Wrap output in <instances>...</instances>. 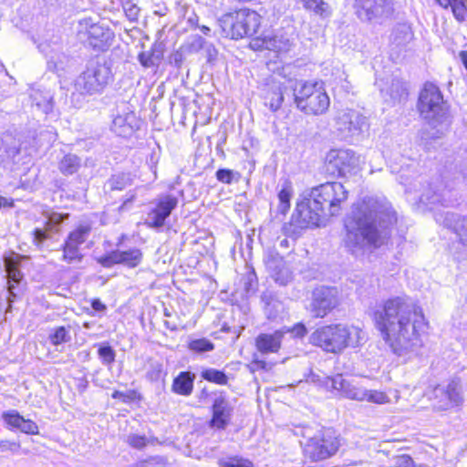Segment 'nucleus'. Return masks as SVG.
I'll return each instance as SVG.
<instances>
[{
	"label": "nucleus",
	"mask_w": 467,
	"mask_h": 467,
	"mask_svg": "<svg viewBox=\"0 0 467 467\" xmlns=\"http://www.w3.org/2000/svg\"><path fill=\"white\" fill-rule=\"evenodd\" d=\"M234 172L228 169H220L216 171V178L223 183H231L233 182Z\"/></svg>",
	"instance_id": "nucleus-46"
},
{
	"label": "nucleus",
	"mask_w": 467,
	"mask_h": 467,
	"mask_svg": "<svg viewBox=\"0 0 467 467\" xmlns=\"http://www.w3.org/2000/svg\"><path fill=\"white\" fill-rule=\"evenodd\" d=\"M20 431L26 434H38V426L33 420L24 419Z\"/></svg>",
	"instance_id": "nucleus-47"
},
{
	"label": "nucleus",
	"mask_w": 467,
	"mask_h": 467,
	"mask_svg": "<svg viewBox=\"0 0 467 467\" xmlns=\"http://www.w3.org/2000/svg\"><path fill=\"white\" fill-rule=\"evenodd\" d=\"M325 216L322 210L314 207V201L309 197L308 202L298 206L297 213L293 214L291 222L284 226L285 232L296 238L303 229L318 226Z\"/></svg>",
	"instance_id": "nucleus-10"
},
{
	"label": "nucleus",
	"mask_w": 467,
	"mask_h": 467,
	"mask_svg": "<svg viewBox=\"0 0 467 467\" xmlns=\"http://www.w3.org/2000/svg\"><path fill=\"white\" fill-rule=\"evenodd\" d=\"M221 467H252V462L242 458L232 457L219 461Z\"/></svg>",
	"instance_id": "nucleus-39"
},
{
	"label": "nucleus",
	"mask_w": 467,
	"mask_h": 467,
	"mask_svg": "<svg viewBox=\"0 0 467 467\" xmlns=\"http://www.w3.org/2000/svg\"><path fill=\"white\" fill-rule=\"evenodd\" d=\"M364 401L382 405L389 403L390 399L383 391L377 389H368L366 394V400Z\"/></svg>",
	"instance_id": "nucleus-36"
},
{
	"label": "nucleus",
	"mask_w": 467,
	"mask_h": 467,
	"mask_svg": "<svg viewBox=\"0 0 467 467\" xmlns=\"http://www.w3.org/2000/svg\"><path fill=\"white\" fill-rule=\"evenodd\" d=\"M80 167V159L74 154H67L60 161L58 168L65 175H71L78 171Z\"/></svg>",
	"instance_id": "nucleus-30"
},
{
	"label": "nucleus",
	"mask_w": 467,
	"mask_h": 467,
	"mask_svg": "<svg viewBox=\"0 0 467 467\" xmlns=\"http://www.w3.org/2000/svg\"><path fill=\"white\" fill-rule=\"evenodd\" d=\"M192 382L193 379L189 372H181L173 380L172 390L180 395L188 396L192 391Z\"/></svg>",
	"instance_id": "nucleus-27"
},
{
	"label": "nucleus",
	"mask_w": 467,
	"mask_h": 467,
	"mask_svg": "<svg viewBox=\"0 0 467 467\" xmlns=\"http://www.w3.org/2000/svg\"><path fill=\"white\" fill-rule=\"evenodd\" d=\"M48 339L53 346H58L62 343L68 342L70 336L68 330L65 327H57L49 334Z\"/></svg>",
	"instance_id": "nucleus-35"
},
{
	"label": "nucleus",
	"mask_w": 467,
	"mask_h": 467,
	"mask_svg": "<svg viewBox=\"0 0 467 467\" xmlns=\"http://www.w3.org/2000/svg\"><path fill=\"white\" fill-rule=\"evenodd\" d=\"M164 325H165V327H166L168 329L172 330V331H173V330H176V329L178 328V326H177V324H176V323L171 322V321H169V320H166V321L164 322Z\"/></svg>",
	"instance_id": "nucleus-56"
},
{
	"label": "nucleus",
	"mask_w": 467,
	"mask_h": 467,
	"mask_svg": "<svg viewBox=\"0 0 467 467\" xmlns=\"http://www.w3.org/2000/svg\"><path fill=\"white\" fill-rule=\"evenodd\" d=\"M111 77V69L106 63L92 60L75 79L74 88L81 95L99 94L109 84Z\"/></svg>",
	"instance_id": "nucleus-7"
},
{
	"label": "nucleus",
	"mask_w": 467,
	"mask_h": 467,
	"mask_svg": "<svg viewBox=\"0 0 467 467\" xmlns=\"http://www.w3.org/2000/svg\"><path fill=\"white\" fill-rule=\"evenodd\" d=\"M293 195V187L290 182H285L278 192V211L285 214L290 209V201Z\"/></svg>",
	"instance_id": "nucleus-32"
},
{
	"label": "nucleus",
	"mask_w": 467,
	"mask_h": 467,
	"mask_svg": "<svg viewBox=\"0 0 467 467\" xmlns=\"http://www.w3.org/2000/svg\"><path fill=\"white\" fill-rule=\"evenodd\" d=\"M142 259V253L140 249H130L127 251H112L111 253L97 258V261L103 267L109 268L117 264H122L129 267H136Z\"/></svg>",
	"instance_id": "nucleus-18"
},
{
	"label": "nucleus",
	"mask_w": 467,
	"mask_h": 467,
	"mask_svg": "<svg viewBox=\"0 0 467 467\" xmlns=\"http://www.w3.org/2000/svg\"><path fill=\"white\" fill-rule=\"evenodd\" d=\"M400 33H403L405 36L409 35L408 28L405 26H402Z\"/></svg>",
	"instance_id": "nucleus-60"
},
{
	"label": "nucleus",
	"mask_w": 467,
	"mask_h": 467,
	"mask_svg": "<svg viewBox=\"0 0 467 467\" xmlns=\"http://www.w3.org/2000/svg\"><path fill=\"white\" fill-rule=\"evenodd\" d=\"M232 408L223 395L216 397L213 405L211 426L224 429L231 418Z\"/></svg>",
	"instance_id": "nucleus-23"
},
{
	"label": "nucleus",
	"mask_w": 467,
	"mask_h": 467,
	"mask_svg": "<svg viewBox=\"0 0 467 467\" xmlns=\"http://www.w3.org/2000/svg\"><path fill=\"white\" fill-rule=\"evenodd\" d=\"M396 220L395 213L388 203L374 197H364L353 205L346 218V247L356 256L379 247L387 236L386 230Z\"/></svg>",
	"instance_id": "nucleus-2"
},
{
	"label": "nucleus",
	"mask_w": 467,
	"mask_h": 467,
	"mask_svg": "<svg viewBox=\"0 0 467 467\" xmlns=\"http://www.w3.org/2000/svg\"><path fill=\"white\" fill-rule=\"evenodd\" d=\"M164 315H165L166 317H170V316H171L167 309H165V311H164Z\"/></svg>",
	"instance_id": "nucleus-61"
},
{
	"label": "nucleus",
	"mask_w": 467,
	"mask_h": 467,
	"mask_svg": "<svg viewBox=\"0 0 467 467\" xmlns=\"http://www.w3.org/2000/svg\"><path fill=\"white\" fill-rule=\"evenodd\" d=\"M383 340L404 361L416 357L422 347L420 332L427 325L420 306L405 297L386 300L374 313Z\"/></svg>",
	"instance_id": "nucleus-1"
},
{
	"label": "nucleus",
	"mask_w": 467,
	"mask_h": 467,
	"mask_svg": "<svg viewBox=\"0 0 467 467\" xmlns=\"http://www.w3.org/2000/svg\"><path fill=\"white\" fill-rule=\"evenodd\" d=\"M125 14L130 21H136L139 16L140 8L130 2H127L123 5Z\"/></svg>",
	"instance_id": "nucleus-45"
},
{
	"label": "nucleus",
	"mask_w": 467,
	"mask_h": 467,
	"mask_svg": "<svg viewBox=\"0 0 467 467\" xmlns=\"http://www.w3.org/2000/svg\"><path fill=\"white\" fill-rule=\"evenodd\" d=\"M265 265L272 278L280 285H286L292 281V273L285 262L278 254H270L265 259Z\"/></svg>",
	"instance_id": "nucleus-22"
},
{
	"label": "nucleus",
	"mask_w": 467,
	"mask_h": 467,
	"mask_svg": "<svg viewBox=\"0 0 467 467\" xmlns=\"http://www.w3.org/2000/svg\"><path fill=\"white\" fill-rule=\"evenodd\" d=\"M200 29L204 35H209V33L211 32V29L206 26H200Z\"/></svg>",
	"instance_id": "nucleus-57"
},
{
	"label": "nucleus",
	"mask_w": 467,
	"mask_h": 467,
	"mask_svg": "<svg viewBox=\"0 0 467 467\" xmlns=\"http://www.w3.org/2000/svg\"><path fill=\"white\" fill-rule=\"evenodd\" d=\"M2 418L8 429H18L19 431L25 419L16 410L5 411L3 413Z\"/></svg>",
	"instance_id": "nucleus-33"
},
{
	"label": "nucleus",
	"mask_w": 467,
	"mask_h": 467,
	"mask_svg": "<svg viewBox=\"0 0 467 467\" xmlns=\"http://www.w3.org/2000/svg\"><path fill=\"white\" fill-rule=\"evenodd\" d=\"M178 200L172 195H165L159 199L156 207L148 214L147 223L150 227L159 228L164 224L167 217L177 206Z\"/></svg>",
	"instance_id": "nucleus-19"
},
{
	"label": "nucleus",
	"mask_w": 467,
	"mask_h": 467,
	"mask_svg": "<svg viewBox=\"0 0 467 467\" xmlns=\"http://www.w3.org/2000/svg\"><path fill=\"white\" fill-rule=\"evenodd\" d=\"M5 267L8 283H9L8 291H7L8 307L6 309V312H8L11 310L12 303L14 302V298L16 297V295L13 291L14 285H12L11 282L18 284L21 281L23 275H22L20 270L17 268L16 262L11 257L5 259Z\"/></svg>",
	"instance_id": "nucleus-25"
},
{
	"label": "nucleus",
	"mask_w": 467,
	"mask_h": 467,
	"mask_svg": "<svg viewBox=\"0 0 467 467\" xmlns=\"http://www.w3.org/2000/svg\"><path fill=\"white\" fill-rule=\"evenodd\" d=\"M68 217V214H60V213H52L49 216L47 224L48 225H58L60 224L65 219Z\"/></svg>",
	"instance_id": "nucleus-51"
},
{
	"label": "nucleus",
	"mask_w": 467,
	"mask_h": 467,
	"mask_svg": "<svg viewBox=\"0 0 467 467\" xmlns=\"http://www.w3.org/2000/svg\"><path fill=\"white\" fill-rule=\"evenodd\" d=\"M128 443L136 449H141L145 447L148 443H150V440L145 436H140L138 434H130L127 438Z\"/></svg>",
	"instance_id": "nucleus-43"
},
{
	"label": "nucleus",
	"mask_w": 467,
	"mask_h": 467,
	"mask_svg": "<svg viewBox=\"0 0 467 467\" xmlns=\"http://www.w3.org/2000/svg\"><path fill=\"white\" fill-rule=\"evenodd\" d=\"M99 356L102 362L109 365L115 360V351L109 346H102L99 348Z\"/></svg>",
	"instance_id": "nucleus-41"
},
{
	"label": "nucleus",
	"mask_w": 467,
	"mask_h": 467,
	"mask_svg": "<svg viewBox=\"0 0 467 467\" xmlns=\"http://www.w3.org/2000/svg\"><path fill=\"white\" fill-rule=\"evenodd\" d=\"M285 336V330H276L273 334H260L255 340V345L261 353H275L281 347V340Z\"/></svg>",
	"instance_id": "nucleus-24"
},
{
	"label": "nucleus",
	"mask_w": 467,
	"mask_h": 467,
	"mask_svg": "<svg viewBox=\"0 0 467 467\" xmlns=\"http://www.w3.org/2000/svg\"><path fill=\"white\" fill-rule=\"evenodd\" d=\"M82 254L79 252L78 246L72 245L67 242H65L63 245V260L68 264L73 262H80L82 259Z\"/></svg>",
	"instance_id": "nucleus-34"
},
{
	"label": "nucleus",
	"mask_w": 467,
	"mask_h": 467,
	"mask_svg": "<svg viewBox=\"0 0 467 467\" xmlns=\"http://www.w3.org/2000/svg\"><path fill=\"white\" fill-rule=\"evenodd\" d=\"M326 389L337 390L340 395L346 399L364 401L368 389L354 382L346 380L342 375H337L334 378H324Z\"/></svg>",
	"instance_id": "nucleus-15"
},
{
	"label": "nucleus",
	"mask_w": 467,
	"mask_h": 467,
	"mask_svg": "<svg viewBox=\"0 0 467 467\" xmlns=\"http://www.w3.org/2000/svg\"><path fill=\"white\" fill-rule=\"evenodd\" d=\"M339 447V441L334 433L327 430L311 438L305 446V454L312 461L325 460L334 455Z\"/></svg>",
	"instance_id": "nucleus-11"
},
{
	"label": "nucleus",
	"mask_w": 467,
	"mask_h": 467,
	"mask_svg": "<svg viewBox=\"0 0 467 467\" xmlns=\"http://www.w3.org/2000/svg\"><path fill=\"white\" fill-rule=\"evenodd\" d=\"M283 101H284V97H283L282 92H280L270 99V101H269L270 109L273 111H276L281 107Z\"/></svg>",
	"instance_id": "nucleus-50"
},
{
	"label": "nucleus",
	"mask_w": 467,
	"mask_h": 467,
	"mask_svg": "<svg viewBox=\"0 0 467 467\" xmlns=\"http://www.w3.org/2000/svg\"><path fill=\"white\" fill-rule=\"evenodd\" d=\"M366 127V118L354 109H343L336 118L337 130L345 139L358 136Z\"/></svg>",
	"instance_id": "nucleus-13"
},
{
	"label": "nucleus",
	"mask_w": 467,
	"mask_h": 467,
	"mask_svg": "<svg viewBox=\"0 0 467 467\" xmlns=\"http://www.w3.org/2000/svg\"><path fill=\"white\" fill-rule=\"evenodd\" d=\"M365 339L366 335L361 328L343 324L320 327L309 337L312 345L333 354H339L347 348L358 347Z\"/></svg>",
	"instance_id": "nucleus-3"
},
{
	"label": "nucleus",
	"mask_w": 467,
	"mask_h": 467,
	"mask_svg": "<svg viewBox=\"0 0 467 467\" xmlns=\"http://www.w3.org/2000/svg\"><path fill=\"white\" fill-rule=\"evenodd\" d=\"M92 308L96 311H103L106 309V306L99 300L94 299L91 303Z\"/></svg>",
	"instance_id": "nucleus-54"
},
{
	"label": "nucleus",
	"mask_w": 467,
	"mask_h": 467,
	"mask_svg": "<svg viewBox=\"0 0 467 467\" xmlns=\"http://www.w3.org/2000/svg\"><path fill=\"white\" fill-rule=\"evenodd\" d=\"M48 235L47 234V230L36 228L34 231V240L38 244L43 243L46 239H47Z\"/></svg>",
	"instance_id": "nucleus-52"
},
{
	"label": "nucleus",
	"mask_w": 467,
	"mask_h": 467,
	"mask_svg": "<svg viewBox=\"0 0 467 467\" xmlns=\"http://www.w3.org/2000/svg\"><path fill=\"white\" fill-rule=\"evenodd\" d=\"M31 99L44 112L47 113L52 109L53 96L48 91L34 90Z\"/></svg>",
	"instance_id": "nucleus-29"
},
{
	"label": "nucleus",
	"mask_w": 467,
	"mask_h": 467,
	"mask_svg": "<svg viewBox=\"0 0 467 467\" xmlns=\"http://www.w3.org/2000/svg\"><path fill=\"white\" fill-rule=\"evenodd\" d=\"M280 246L287 248L289 246V241L286 238L281 240L280 241Z\"/></svg>",
	"instance_id": "nucleus-58"
},
{
	"label": "nucleus",
	"mask_w": 467,
	"mask_h": 467,
	"mask_svg": "<svg viewBox=\"0 0 467 467\" xmlns=\"http://www.w3.org/2000/svg\"><path fill=\"white\" fill-rule=\"evenodd\" d=\"M202 377L208 381L217 384L224 385L227 383L226 375L223 371L214 368H209L202 371Z\"/></svg>",
	"instance_id": "nucleus-37"
},
{
	"label": "nucleus",
	"mask_w": 467,
	"mask_h": 467,
	"mask_svg": "<svg viewBox=\"0 0 467 467\" xmlns=\"http://www.w3.org/2000/svg\"><path fill=\"white\" fill-rule=\"evenodd\" d=\"M457 234L461 242L467 245V218L463 219L462 224L457 228Z\"/></svg>",
	"instance_id": "nucleus-49"
},
{
	"label": "nucleus",
	"mask_w": 467,
	"mask_h": 467,
	"mask_svg": "<svg viewBox=\"0 0 467 467\" xmlns=\"http://www.w3.org/2000/svg\"><path fill=\"white\" fill-rule=\"evenodd\" d=\"M418 109L420 116L436 131L432 138L441 137L450 126L448 108L439 88L432 83H426L420 93Z\"/></svg>",
	"instance_id": "nucleus-5"
},
{
	"label": "nucleus",
	"mask_w": 467,
	"mask_h": 467,
	"mask_svg": "<svg viewBox=\"0 0 467 467\" xmlns=\"http://www.w3.org/2000/svg\"><path fill=\"white\" fill-rule=\"evenodd\" d=\"M260 23L261 16L255 11L247 8L224 14L219 19L222 35L233 39L254 36Z\"/></svg>",
	"instance_id": "nucleus-6"
},
{
	"label": "nucleus",
	"mask_w": 467,
	"mask_h": 467,
	"mask_svg": "<svg viewBox=\"0 0 467 467\" xmlns=\"http://www.w3.org/2000/svg\"><path fill=\"white\" fill-rule=\"evenodd\" d=\"M21 448V444L18 441L10 440H0V452L9 451L11 453H17Z\"/></svg>",
	"instance_id": "nucleus-42"
},
{
	"label": "nucleus",
	"mask_w": 467,
	"mask_h": 467,
	"mask_svg": "<svg viewBox=\"0 0 467 467\" xmlns=\"http://www.w3.org/2000/svg\"><path fill=\"white\" fill-rule=\"evenodd\" d=\"M451 11L458 21H463L467 16V8L462 0H453L451 5Z\"/></svg>",
	"instance_id": "nucleus-40"
},
{
	"label": "nucleus",
	"mask_w": 467,
	"mask_h": 467,
	"mask_svg": "<svg viewBox=\"0 0 467 467\" xmlns=\"http://www.w3.org/2000/svg\"><path fill=\"white\" fill-rule=\"evenodd\" d=\"M112 398L113 399H120L122 400L123 401H127V400H130L131 399V395H126L124 394L123 392L121 391H119V390H116L112 393Z\"/></svg>",
	"instance_id": "nucleus-55"
},
{
	"label": "nucleus",
	"mask_w": 467,
	"mask_h": 467,
	"mask_svg": "<svg viewBox=\"0 0 467 467\" xmlns=\"http://www.w3.org/2000/svg\"><path fill=\"white\" fill-rule=\"evenodd\" d=\"M435 406L439 410H448L462 401V385L459 379L451 380L446 387L437 386L433 390Z\"/></svg>",
	"instance_id": "nucleus-17"
},
{
	"label": "nucleus",
	"mask_w": 467,
	"mask_h": 467,
	"mask_svg": "<svg viewBox=\"0 0 467 467\" xmlns=\"http://www.w3.org/2000/svg\"><path fill=\"white\" fill-rule=\"evenodd\" d=\"M285 334L289 333L293 337L302 338L306 335V328L302 323L296 324L293 327H284Z\"/></svg>",
	"instance_id": "nucleus-44"
},
{
	"label": "nucleus",
	"mask_w": 467,
	"mask_h": 467,
	"mask_svg": "<svg viewBox=\"0 0 467 467\" xmlns=\"http://www.w3.org/2000/svg\"><path fill=\"white\" fill-rule=\"evenodd\" d=\"M250 47L254 50L267 49L275 53H285L290 50L292 42L286 36L281 34L254 38Z\"/></svg>",
	"instance_id": "nucleus-20"
},
{
	"label": "nucleus",
	"mask_w": 467,
	"mask_h": 467,
	"mask_svg": "<svg viewBox=\"0 0 467 467\" xmlns=\"http://www.w3.org/2000/svg\"><path fill=\"white\" fill-rule=\"evenodd\" d=\"M79 26L81 27L79 35L86 36V41L95 49L105 50L114 39L113 32L99 24L90 23L89 20L85 19L79 23Z\"/></svg>",
	"instance_id": "nucleus-14"
},
{
	"label": "nucleus",
	"mask_w": 467,
	"mask_h": 467,
	"mask_svg": "<svg viewBox=\"0 0 467 467\" xmlns=\"http://www.w3.org/2000/svg\"><path fill=\"white\" fill-rule=\"evenodd\" d=\"M140 62H141V64H142L143 66H145V67H150V64H149L148 60H145V61H144V60H143V58H142V57H140Z\"/></svg>",
	"instance_id": "nucleus-59"
},
{
	"label": "nucleus",
	"mask_w": 467,
	"mask_h": 467,
	"mask_svg": "<svg viewBox=\"0 0 467 467\" xmlns=\"http://www.w3.org/2000/svg\"><path fill=\"white\" fill-rule=\"evenodd\" d=\"M189 348L195 352H207L213 350L214 345L206 338H199L191 341Z\"/></svg>",
	"instance_id": "nucleus-38"
},
{
	"label": "nucleus",
	"mask_w": 467,
	"mask_h": 467,
	"mask_svg": "<svg viewBox=\"0 0 467 467\" xmlns=\"http://www.w3.org/2000/svg\"><path fill=\"white\" fill-rule=\"evenodd\" d=\"M327 170L338 176L354 173L358 167V157L350 150H332L327 156Z\"/></svg>",
	"instance_id": "nucleus-12"
},
{
	"label": "nucleus",
	"mask_w": 467,
	"mask_h": 467,
	"mask_svg": "<svg viewBox=\"0 0 467 467\" xmlns=\"http://www.w3.org/2000/svg\"><path fill=\"white\" fill-rule=\"evenodd\" d=\"M309 197L314 201L316 209L322 210L327 216H334L347 201L348 191L340 182H327L313 188Z\"/></svg>",
	"instance_id": "nucleus-8"
},
{
	"label": "nucleus",
	"mask_w": 467,
	"mask_h": 467,
	"mask_svg": "<svg viewBox=\"0 0 467 467\" xmlns=\"http://www.w3.org/2000/svg\"><path fill=\"white\" fill-rule=\"evenodd\" d=\"M395 4L396 0H355L353 7L361 21L382 23L393 15Z\"/></svg>",
	"instance_id": "nucleus-9"
},
{
	"label": "nucleus",
	"mask_w": 467,
	"mask_h": 467,
	"mask_svg": "<svg viewBox=\"0 0 467 467\" xmlns=\"http://www.w3.org/2000/svg\"><path fill=\"white\" fill-rule=\"evenodd\" d=\"M413 460L410 456L403 454L396 459V467H413Z\"/></svg>",
	"instance_id": "nucleus-48"
},
{
	"label": "nucleus",
	"mask_w": 467,
	"mask_h": 467,
	"mask_svg": "<svg viewBox=\"0 0 467 467\" xmlns=\"http://www.w3.org/2000/svg\"><path fill=\"white\" fill-rule=\"evenodd\" d=\"M133 179L130 173L112 175L106 182L105 187L109 191H122L132 184Z\"/></svg>",
	"instance_id": "nucleus-28"
},
{
	"label": "nucleus",
	"mask_w": 467,
	"mask_h": 467,
	"mask_svg": "<svg viewBox=\"0 0 467 467\" xmlns=\"http://www.w3.org/2000/svg\"><path fill=\"white\" fill-rule=\"evenodd\" d=\"M324 378H329V377L326 376V375L312 374L309 377V380L311 382L319 384V385L323 386L326 389V386H325V383H324Z\"/></svg>",
	"instance_id": "nucleus-53"
},
{
	"label": "nucleus",
	"mask_w": 467,
	"mask_h": 467,
	"mask_svg": "<svg viewBox=\"0 0 467 467\" xmlns=\"http://www.w3.org/2000/svg\"><path fill=\"white\" fill-rule=\"evenodd\" d=\"M338 304V292L335 287H319L314 290L311 311L317 317H323Z\"/></svg>",
	"instance_id": "nucleus-16"
},
{
	"label": "nucleus",
	"mask_w": 467,
	"mask_h": 467,
	"mask_svg": "<svg viewBox=\"0 0 467 467\" xmlns=\"http://www.w3.org/2000/svg\"><path fill=\"white\" fill-rule=\"evenodd\" d=\"M139 123L136 114L127 108L115 116L111 124V130L118 136L128 137L139 129Z\"/></svg>",
	"instance_id": "nucleus-21"
},
{
	"label": "nucleus",
	"mask_w": 467,
	"mask_h": 467,
	"mask_svg": "<svg viewBox=\"0 0 467 467\" xmlns=\"http://www.w3.org/2000/svg\"><path fill=\"white\" fill-rule=\"evenodd\" d=\"M287 84L293 89L294 102L300 111L312 116L327 112L330 98L323 82L288 79Z\"/></svg>",
	"instance_id": "nucleus-4"
},
{
	"label": "nucleus",
	"mask_w": 467,
	"mask_h": 467,
	"mask_svg": "<svg viewBox=\"0 0 467 467\" xmlns=\"http://www.w3.org/2000/svg\"><path fill=\"white\" fill-rule=\"evenodd\" d=\"M304 8L313 12L320 17H328L331 16L332 10L329 5L324 0H299Z\"/></svg>",
	"instance_id": "nucleus-26"
},
{
	"label": "nucleus",
	"mask_w": 467,
	"mask_h": 467,
	"mask_svg": "<svg viewBox=\"0 0 467 467\" xmlns=\"http://www.w3.org/2000/svg\"><path fill=\"white\" fill-rule=\"evenodd\" d=\"M90 230L91 228L89 225L81 224L68 234L66 242L78 247L80 244L86 242L89 236Z\"/></svg>",
	"instance_id": "nucleus-31"
}]
</instances>
